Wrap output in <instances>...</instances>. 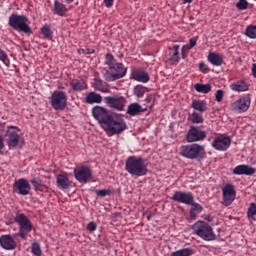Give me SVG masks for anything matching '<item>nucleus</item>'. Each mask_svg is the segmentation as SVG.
I'll return each instance as SVG.
<instances>
[{
    "instance_id": "1",
    "label": "nucleus",
    "mask_w": 256,
    "mask_h": 256,
    "mask_svg": "<svg viewBox=\"0 0 256 256\" xmlns=\"http://www.w3.org/2000/svg\"><path fill=\"white\" fill-rule=\"evenodd\" d=\"M91 112L93 118L109 136L120 135L128 128L122 114L110 113L107 108L99 105L94 106Z\"/></svg>"
},
{
    "instance_id": "2",
    "label": "nucleus",
    "mask_w": 256,
    "mask_h": 256,
    "mask_svg": "<svg viewBox=\"0 0 256 256\" xmlns=\"http://www.w3.org/2000/svg\"><path fill=\"white\" fill-rule=\"evenodd\" d=\"M125 170L135 177L146 176L149 172L148 165L144 158L129 156L125 162Z\"/></svg>"
},
{
    "instance_id": "3",
    "label": "nucleus",
    "mask_w": 256,
    "mask_h": 256,
    "mask_svg": "<svg viewBox=\"0 0 256 256\" xmlns=\"http://www.w3.org/2000/svg\"><path fill=\"white\" fill-rule=\"evenodd\" d=\"M28 22L29 17L27 15L12 13L8 17V26L10 28H12L16 32L23 33L27 36H31L33 34V31Z\"/></svg>"
},
{
    "instance_id": "4",
    "label": "nucleus",
    "mask_w": 256,
    "mask_h": 256,
    "mask_svg": "<svg viewBox=\"0 0 256 256\" xmlns=\"http://www.w3.org/2000/svg\"><path fill=\"white\" fill-rule=\"evenodd\" d=\"M128 67L122 62H117L108 68L102 69V77L106 82H115L126 77Z\"/></svg>"
},
{
    "instance_id": "5",
    "label": "nucleus",
    "mask_w": 256,
    "mask_h": 256,
    "mask_svg": "<svg viewBox=\"0 0 256 256\" xmlns=\"http://www.w3.org/2000/svg\"><path fill=\"white\" fill-rule=\"evenodd\" d=\"M192 230L195 235L204 241H215L217 236L211 224L204 220H198L192 225Z\"/></svg>"
},
{
    "instance_id": "6",
    "label": "nucleus",
    "mask_w": 256,
    "mask_h": 256,
    "mask_svg": "<svg viewBox=\"0 0 256 256\" xmlns=\"http://www.w3.org/2000/svg\"><path fill=\"white\" fill-rule=\"evenodd\" d=\"M180 155L189 160H196L206 156V149L199 143H192L180 146Z\"/></svg>"
},
{
    "instance_id": "7",
    "label": "nucleus",
    "mask_w": 256,
    "mask_h": 256,
    "mask_svg": "<svg viewBox=\"0 0 256 256\" xmlns=\"http://www.w3.org/2000/svg\"><path fill=\"white\" fill-rule=\"evenodd\" d=\"M14 221L18 224V235L22 240H27V236L34 229V225L25 213L16 212Z\"/></svg>"
},
{
    "instance_id": "8",
    "label": "nucleus",
    "mask_w": 256,
    "mask_h": 256,
    "mask_svg": "<svg viewBox=\"0 0 256 256\" xmlns=\"http://www.w3.org/2000/svg\"><path fill=\"white\" fill-rule=\"evenodd\" d=\"M5 137L9 150L21 149L23 147L21 130L17 126H8Z\"/></svg>"
},
{
    "instance_id": "9",
    "label": "nucleus",
    "mask_w": 256,
    "mask_h": 256,
    "mask_svg": "<svg viewBox=\"0 0 256 256\" xmlns=\"http://www.w3.org/2000/svg\"><path fill=\"white\" fill-rule=\"evenodd\" d=\"M49 101L55 111H64L68 105V94L65 91L54 90Z\"/></svg>"
},
{
    "instance_id": "10",
    "label": "nucleus",
    "mask_w": 256,
    "mask_h": 256,
    "mask_svg": "<svg viewBox=\"0 0 256 256\" xmlns=\"http://www.w3.org/2000/svg\"><path fill=\"white\" fill-rule=\"evenodd\" d=\"M104 103L110 109L122 112L125 110L127 100L121 95L105 96Z\"/></svg>"
},
{
    "instance_id": "11",
    "label": "nucleus",
    "mask_w": 256,
    "mask_h": 256,
    "mask_svg": "<svg viewBox=\"0 0 256 256\" xmlns=\"http://www.w3.org/2000/svg\"><path fill=\"white\" fill-rule=\"evenodd\" d=\"M74 178L81 184H87L93 177V171L89 166L81 165L74 168Z\"/></svg>"
},
{
    "instance_id": "12",
    "label": "nucleus",
    "mask_w": 256,
    "mask_h": 256,
    "mask_svg": "<svg viewBox=\"0 0 256 256\" xmlns=\"http://www.w3.org/2000/svg\"><path fill=\"white\" fill-rule=\"evenodd\" d=\"M207 138V132L202 130L201 127L191 125L186 134L188 143H195L204 141Z\"/></svg>"
},
{
    "instance_id": "13",
    "label": "nucleus",
    "mask_w": 256,
    "mask_h": 256,
    "mask_svg": "<svg viewBox=\"0 0 256 256\" xmlns=\"http://www.w3.org/2000/svg\"><path fill=\"white\" fill-rule=\"evenodd\" d=\"M13 193L20 196H28L31 192V185L26 178H19L14 181L12 186Z\"/></svg>"
},
{
    "instance_id": "14",
    "label": "nucleus",
    "mask_w": 256,
    "mask_h": 256,
    "mask_svg": "<svg viewBox=\"0 0 256 256\" xmlns=\"http://www.w3.org/2000/svg\"><path fill=\"white\" fill-rule=\"evenodd\" d=\"M222 193H223L222 194V199H223L222 204L225 207L231 206L234 203V201L236 200V196H237L235 186L231 183H227L222 188Z\"/></svg>"
},
{
    "instance_id": "15",
    "label": "nucleus",
    "mask_w": 256,
    "mask_h": 256,
    "mask_svg": "<svg viewBox=\"0 0 256 256\" xmlns=\"http://www.w3.org/2000/svg\"><path fill=\"white\" fill-rule=\"evenodd\" d=\"M232 145V138L226 135H219L214 138L211 146L219 152H226Z\"/></svg>"
},
{
    "instance_id": "16",
    "label": "nucleus",
    "mask_w": 256,
    "mask_h": 256,
    "mask_svg": "<svg viewBox=\"0 0 256 256\" xmlns=\"http://www.w3.org/2000/svg\"><path fill=\"white\" fill-rule=\"evenodd\" d=\"M171 200L181 204L190 205L195 201V196L191 191L175 190Z\"/></svg>"
},
{
    "instance_id": "17",
    "label": "nucleus",
    "mask_w": 256,
    "mask_h": 256,
    "mask_svg": "<svg viewBox=\"0 0 256 256\" xmlns=\"http://www.w3.org/2000/svg\"><path fill=\"white\" fill-rule=\"evenodd\" d=\"M180 61V45L175 44L172 47H169L168 53L166 54V62L171 66H177Z\"/></svg>"
},
{
    "instance_id": "18",
    "label": "nucleus",
    "mask_w": 256,
    "mask_h": 256,
    "mask_svg": "<svg viewBox=\"0 0 256 256\" xmlns=\"http://www.w3.org/2000/svg\"><path fill=\"white\" fill-rule=\"evenodd\" d=\"M250 106H251V97L244 96L239 98L237 101L233 102L231 104V109L234 112L244 113L249 110Z\"/></svg>"
},
{
    "instance_id": "19",
    "label": "nucleus",
    "mask_w": 256,
    "mask_h": 256,
    "mask_svg": "<svg viewBox=\"0 0 256 256\" xmlns=\"http://www.w3.org/2000/svg\"><path fill=\"white\" fill-rule=\"evenodd\" d=\"M131 79L147 84L150 81V74L143 68H134L131 71Z\"/></svg>"
},
{
    "instance_id": "20",
    "label": "nucleus",
    "mask_w": 256,
    "mask_h": 256,
    "mask_svg": "<svg viewBox=\"0 0 256 256\" xmlns=\"http://www.w3.org/2000/svg\"><path fill=\"white\" fill-rule=\"evenodd\" d=\"M0 247L4 250L12 251L17 248V242L11 234H2V236H0Z\"/></svg>"
},
{
    "instance_id": "21",
    "label": "nucleus",
    "mask_w": 256,
    "mask_h": 256,
    "mask_svg": "<svg viewBox=\"0 0 256 256\" xmlns=\"http://www.w3.org/2000/svg\"><path fill=\"white\" fill-rule=\"evenodd\" d=\"M255 167L248 164H240L233 168V174L237 176H253L255 175Z\"/></svg>"
},
{
    "instance_id": "22",
    "label": "nucleus",
    "mask_w": 256,
    "mask_h": 256,
    "mask_svg": "<svg viewBox=\"0 0 256 256\" xmlns=\"http://www.w3.org/2000/svg\"><path fill=\"white\" fill-rule=\"evenodd\" d=\"M92 87L95 91L101 92L103 94H109L111 92L109 84L105 81H102L100 77H95L93 79Z\"/></svg>"
},
{
    "instance_id": "23",
    "label": "nucleus",
    "mask_w": 256,
    "mask_h": 256,
    "mask_svg": "<svg viewBox=\"0 0 256 256\" xmlns=\"http://www.w3.org/2000/svg\"><path fill=\"white\" fill-rule=\"evenodd\" d=\"M56 185L60 190H68L72 186V181L66 174H58L56 177Z\"/></svg>"
},
{
    "instance_id": "24",
    "label": "nucleus",
    "mask_w": 256,
    "mask_h": 256,
    "mask_svg": "<svg viewBox=\"0 0 256 256\" xmlns=\"http://www.w3.org/2000/svg\"><path fill=\"white\" fill-rule=\"evenodd\" d=\"M207 60L215 67H221L224 64V55L216 52H210L207 56Z\"/></svg>"
},
{
    "instance_id": "25",
    "label": "nucleus",
    "mask_w": 256,
    "mask_h": 256,
    "mask_svg": "<svg viewBox=\"0 0 256 256\" xmlns=\"http://www.w3.org/2000/svg\"><path fill=\"white\" fill-rule=\"evenodd\" d=\"M147 108H143L139 103H131L128 105L127 114L131 117L140 115L141 113L147 112Z\"/></svg>"
},
{
    "instance_id": "26",
    "label": "nucleus",
    "mask_w": 256,
    "mask_h": 256,
    "mask_svg": "<svg viewBox=\"0 0 256 256\" xmlns=\"http://www.w3.org/2000/svg\"><path fill=\"white\" fill-rule=\"evenodd\" d=\"M30 183L33 186V189L36 193H44L47 192L49 187L42 182L39 177H32Z\"/></svg>"
},
{
    "instance_id": "27",
    "label": "nucleus",
    "mask_w": 256,
    "mask_h": 256,
    "mask_svg": "<svg viewBox=\"0 0 256 256\" xmlns=\"http://www.w3.org/2000/svg\"><path fill=\"white\" fill-rule=\"evenodd\" d=\"M103 96L95 91L89 92L85 97V103L88 105L101 104Z\"/></svg>"
},
{
    "instance_id": "28",
    "label": "nucleus",
    "mask_w": 256,
    "mask_h": 256,
    "mask_svg": "<svg viewBox=\"0 0 256 256\" xmlns=\"http://www.w3.org/2000/svg\"><path fill=\"white\" fill-rule=\"evenodd\" d=\"M70 87L74 92H82L88 88V84L84 79H73L70 81Z\"/></svg>"
},
{
    "instance_id": "29",
    "label": "nucleus",
    "mask_w": 256,
    "mask_h": 256,
    "mask_svg": "<svg viewBox=\"0 0 256 256\" xmlns=\"http://www.w3.org/2000/svg\"><path fill=\"white\" fill-rule=\"evenodd\" d=\"M230 90L238 93L247 92L249 91V85L245 80H238L230 84Z\"/></svg>"
},
{
    "instance_id": "30",
    "label": "nucleus",
    "mask_w": 256,
    "mask_h": 256,
    "mask_svg": "<svg viewBox=\"0 0 256 256\" xmlns=\"http://www.w3.org/2000/svg\"><path fill=\"white\" fill-rule=\"evenodd\" d=\"M68 13V8L62 2L55 0L53 4V14L64 17Z\"/></svg>"
},
{
    "instance_id": "31",
    "label": "nucleus",
    "mask_w": 256,
    "mask_h": 256,
    "mask_svg": "<svg viewBox=\"0 0 256 256\" xmlns=\"http://www.w3.org/2000/svg\"><path fill=\"white\" fill-rule=\"evenodd\" d=\"M191 108L199 113H205L208 110V103L206 100L194 99L191 103Z\"/></svg>"
},
{
    "instance_id": "32",
    "label": "nucleus",
    "mask_w": 256,
    "mask_h": 256,
    "mask_svg": "<svg viewBox=\"0 0 256 256\" xmlns=\"http://www.w3.org/2000/svg\"><path fill=\"white\" fill-rule=\"evenodd\" d=\"M188 121L192 124H203L205 122V118L202 112L193 111L188 114Z\"/></svg>"
},
{
    "instance_id": "33",
    "label": "nucleus",
    "mask_w": 256,
    "mask_h": 256,
    "mask_svg": "<svg viewBox=\"0 0 256 256\" xmlns=\"http://www.w3.org/2000/svg\"><path fill=\"white\" fill-rule=\"evenodd\" d=\"M194 89L198 93L209 94L212 91V85L210 83H207V84L196 83L194 85Z\"/></svg>"
},
{
    "instance_id": "34",
    "label": "nucleus",
    "mask_w": 256,
    "mask_h": 256,
    "mask_svg": "<svg viewBox=\"0 0 256 256\" xmlns=\"http://www.w3.org/2000/svg\"><path fill=\"white\" fill-rule=\"evenodd\" d=\"M149 92V88L143 85H137L134 87L133 93L137 98H143L146 93Z\"/></svg>"
},
{
    "instance_id": "35",
    "label": "nucleus",
    "mask_w": 256,
    "mask_h": 256,
    "mask_svg": "<svg viewBox=\"0 0 256 256\" xmlns=\"http://www.w3.org/2000/svg\"><path fill=\"white\" fill-rule=\"evenodd\" d=\"M195 252L193 248H182L181 250H176L171 253V256H192Z\"/></svg>"
},
{
    "instance_id": "36",
    "label": "nucleus",
    "mask_w": 256,
    "mask_h": 256,
    "mask_svg": "<svg viewBox=\"0 0 256 256\" xmlns=\"http://www.w3.org/2000/svg\"><path fill=\"white\" fill-rule=\"evenodd\" d=\"M41 34L46 40L53 39V31L51 29V26L48 24L43 25V27L41 28Z\"/></svg>"
},
{
    "instance_id": "37",
    "label": "nucleus",
    "mask_w": 256,
    "mask_h": 256,
    "mask_svg": "<svg viewBox=\"0 0 256 256\" xmlns=\"http://www.w3.org/2000/svg\"><path fill=\"white\" fill-rule=\"evenodd\" d=\"M245 35H246L248 38L255 40V39H256V26H254V25H249V26L246 28Z\"/></svg>"
},
{
    "instance_id": "38",
    "label": "nucleus",
    "mask_w": 256,
    "mask_h": 256,
    "mask_svg": "<svg viewBox=\"0 0 256 256\" xmlns=\"http://www.w3.org/2000/svg\"><path fill=\"white\" fill-rule=\"evenodd\" d=\"M31 253L35 256H41L42 255V248H41L39 242H33L32 243Z\"/></svg>"
},
{
    "instance_id": "39",
    "label": "nucleus",
    "mask_w": 256,
    "mask_h": 256,
    "mask_svg": "<svg viewBox=\"0 0 256 256\" xmlns=\"http://www.w3.org/2000/svg\"><path fill=\"white\" fill-rule=\"evenodd\" d=\"M0 62H2L6 67L10 66L8 54L2 48H0Z\"/></svg>"
},
{
    "instance_id": "40",
    "label": "nucleus",
    "mask_w": 256,
    "mask_h": 256,
    "mask_svg": "<svg viewBox=\"0 0 256 256\" xmlns=\"http://www.w3.org/2000/svg\"><path fill=\"white\" fill-rule=\"evenodd\" d=\"M236 8L239 11H245L249 8V2L248 0H239L236 4Z\"/></svg>"
},
{
    "instance_id": "41",
    "label": "nucleus",
    "mask_w": 256,
    "mask_h": 256,
    "mask_svg": "<svg viewBox=\"0 0 256 256\" xmlns=\"http://www.w3.org/2000/svg\"><path fill=\"white\" fill-rule=\"evenodd\" d=\"M105 65L109 66V68L115 65V57L113 54L107 53L105 55Z\"/></svg>"
},
{
    "instance_id": "42",
    "label": "nucleus",
    "mask_w": 256,
    "mask_h": 256,
    "mask_svg": "<svg viewBox=\"0 0 256 256\" xmlns=\"http://www.w3.org/2000/svg\"><path fill=\"white\" fill-rule=\"evenodd\" d=\"M189 205L192 206L191 209L198 214L202 213L204 210V207L200 203L195 202V200H192V203Z\"/></svg>"
},
{
    "instance_id": "43",
    "label": "nucleus",
    "mask_w": 256,
    "mask_h": 256,
    "mask_svg": "<svg viewBox=\"0 0 256 256\" xmlns=\"http://www.w3.org/2000/svg\"><path fill=\"white\" fill-rule=\"evenodd\" d=\"M256 215V204L255 203H250L248 211H247V216L248 218H253Z\"/></svg>"
},
{
    "instance_id": "44",
    "label": "nucleus",
    "mask_w": 256,
    "mask_h": 256,
    "mask_svg": "<svg viewBox=\"0 0 256 256\" xmlns=\"http://www.w3.org/2000/svg\"><path fill=\"white\" fill-rule=\"evenodd\" d=\"M95 192H96V195L100 197L110 196L113 193L111 189H100V190H96Z\"/></svg>"
},
{
    "instance_id": "45",
    "label": "nucleus",
    "mask_w": 256,
    "mask_h": 256,
    "mask_svg": "<svg viewBox=\"0 0 256 256\" xmlns=\"http://www.w3.org/2000/svg\"><path fill=\"white\" fill-rule=\"evenodd\" d=\"M224 96H225V91L222 90V89H218L215 93V100L218 102V103H221L224 99Z\"/></svg>"
},
{
    "instance_id": "46",
    "label": "nucleus",
    "mask_w": 256,
    "mask_h": 256,
    "mask_svg": "<svg viewBox=\"0 0 256 256\" xmlns=\"http://www.w3.org/2000/svg\"><path fill=\"white\" fill-rule=\"evenodd\" d=\"M191 51V48H188V46L183 45L181 49V57L183 60H186L189 56V52Z\"/></svg>"
},
{
    "instance_id": "47",
    "label": "nucleus",
    "mask_w": 256,
    "mask_h": 256,
    "mask_svg": "<svg viewBox=\"0 0 256 256\" xmlns=\"http://www.w3.org/2000/svg\"><path fill=\"white\" fill-rule=\"evenodd\" d=\"M199 70L204 74H207L210 71L208 65L204 61L199 63Z\"/></svg>"
},
{
    "instance_id": "48",
    "label": "nucleus",
    "mask_w": 256,
    "mask_h": 256,
    "mask_svg": "<svg viewBox=\"0 0 256 256\" xmlns=\"http://www.w3.org/2000/svg\"><path fill=\"white\" fill-rule=\"evenodd\" d=\"M197 42H198V37H192L189 40V43L185 45L188 46V49H193L197 46Z\"/></svg>"
},
{
    "instance_id": "49",
    "label": "nucleus",
    "mask_w": 256,
    "mask_h": 256,
    "mask_svg": "<svg viewBox=\"0 0 256 256\" xmlns=\"http://www.w3.org/2000/svg\"><path fill=\"white\" fill-rule=\"evenodd\" d=\"M97 223L95 221H91L87 224V230L89 232H95L97 230Z\"/></svg>"
},
{
    "instance_id": "50",
    "label": "nucleus",
    "mask_w": 256,
    "mask_h": 256,
    "mask_svg": "<svg viewBox=\"0 0 256 256\" xmlns=\"http://www.w3.org/2000/svg\"><path fill=\"white\" fill-rule=\"evenodd\" d=\"M197 211L193 210L192 208H190V212H189V218L190 220H196L197 218Z\"/></svg>"
},
{
    "instance_id": "51",
    "label": "nucleus",
    "mask_w": 256,
    "mask_h": 256,
    "mask_svg": "<svg viewBox=\"0 0 256 256\" xmlns=\"http://www.w3.org/2000/svg\"><path fill=\"white\" fill-rule=\"evenodd\" d=\"M103 3L106 8H111L114 5V0H104Z\"/></svg>"
},
{
    "instance_id": "52",
    "label": "nucleus",
    "mask_w": 256,
    "mask_h": 256,
    "mask_svg": "<svg viewBox=\"0 0 256 256\" xmlns=\"http://www.w3.org/2000/svg\"><path fill=\"white\" fill-rule=\"evenodd\" d=\"M154 99V94H148L147 97L145 98V102L147 104L151 103Z\"/></svg>"
},
{
    "instance_id": "53",
    "label": "nucleus",
    "mask_w": 256,
    "mask_h": 256,
    "mask_svg": "<svg viewBox=\"0 0 256 256\" xmlns=\"http://www.w3.org/2000/svg\"><path fill=\"white\" fill-rule=\"evenodd\" d=\"M4 148H5L4 137L0 135V152L4 150Z\"/></svg>"
},
{
    "instance_id": "54",
    "label": "nucleus",
    "mask_w": 256,
    "mask_h": 256,
    "mask_svg": "<svg viewBox=\"0 0 256 256\" xmlns=\"http://www.w3.org/2000/svg\"><path fill=\"white\" fill-rule=\"evenodd\" d=\"M252 75L256 79V63L252 65Z\"/></svg>"
},
{
    "instance_id": "55",
    "label": "nucleus",
    "mask_w": 256,
    "mask_h": 256,
    "mask_svg": "<svg viewBox=\"0 0 256 256\" xmlns=\"http://www.w3.org/2000/svg\"><path fill=\"white\" fill-rule=\"evenodd\" d=\"M94 53H95L94 49H87L86 52H85V55H91V54H94Z\"/></svg>"
},
{
    "instance_id": "56",
    "label": "nucleus",
    "mask_w": 256,
    "mask_h": 256,
    "mask_svg": "<svg viewBox=\"0 0 256 256\" xmlns=\"http://www.w3.org/2000/svg\"><path fill=\"white\" fill-rule=\"evenodd\" d=\"M62 2L66 3V4H72L75 2V0H62Z\"/></svg>"
},
{
    "instance_id": "57",
    "label": "nucleus",
    "mask_w": 256,
    "mask_h": 256,
    "mask_svg": "<svg viewBox=\"0 0 256 256\" xmlns=\"http://www.w3.org/2000/svg\"><path fill=\"white\" fill-rule=\"evenodd\" d=\"M194 0H183V4H191Z\"/></svg>"
},
{
    "instance_id": "58",
    "label": "nucleus",
    "mask_w": 256,
    "mask_h": 256,
    "mask_svg": "<svg viewBox=\"0 0 256 256\" xmlns=\"http://www.w3.org/2000/svg\"><path fill=\"white\" fill-rule=\"evenodd\" d=\"M80 52H81L82 54H86V50H85V49H81Z\"/></svg>"
}]
</instances>
